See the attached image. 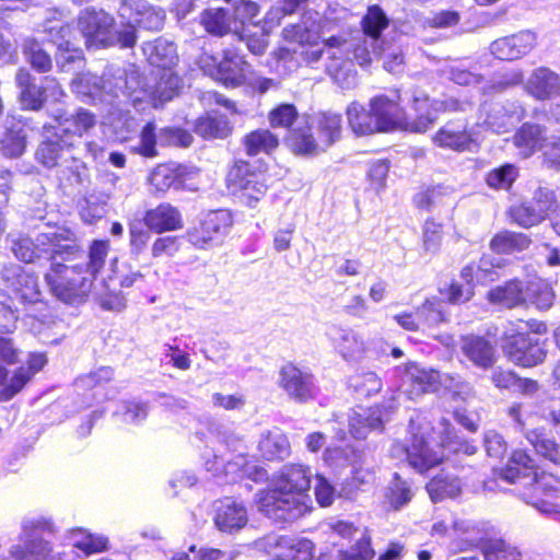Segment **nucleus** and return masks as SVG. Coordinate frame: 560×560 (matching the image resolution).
<instances>
[{"mask_svg": "<svg viewBox=\"0 0 560 560\" xmlns=\"http://www.w3.org/2000/svg\"><path fill=\"white\" fill-rule=\"evenodd\" d=\"M535 477L532 486V504L544 513L555 512V504L547 499L552 498L560 490V482L551 475H541L537 478L533 459L523 451H515L506 468L503 470V478L510 482L523 477Z\"/></svg>", "mask_w": 560, "mask_h": 560, "instance_id": "nucleus-8", "label": "nucleus"}, {"mask_svg": "<svg viewBox=\"0 0 560 560\" xmlns=\"http://www.w3.org/2000/svg\"><path fill=\"white\" fill-rule=\"evenodd\" d=\"M348 122L354 133L359 136L381 131L371 110H366L360 103L352 102L347 108Z\"/></svg>", "mask_w": 560, "mask_h": 560, "instance_id": "nucleus-44", "label": "nucleus"}, {"mask_svg": "<svg viewBox=\"0 0 560 560\" xmlns=\"http://www.w3.org/2000/svg\"><path fill=\"white\" fill-rule=\"evenodd\" d=\"M156 77L159 80L151 92L154 107L173 100L180 89V78L172 70H159Z\"/></svg>", "mask_w": 560, "mask_h": 560, "instance_id": "nucleus-45", "label": "nucleus"}, {"mask_svg": "<svg viewBox=\"0 0 560 560\" xmlns=\"http://www.w3.org/2000/svg\"><path fill=\"white\" fill-rule=\"evenodd\" d=\"M266 551L275 560H313L314 544L294 536H268L264 540Z\"/></svg>", "mask_w": 560, "mask_h": 560, "instance_id": "nucleus-19", "label": "nucleus"}, {"mask_svg": "<svg viewBox=\"0 0 560 560\" xmlns=\"http://www.w3.org/2000/svg\"><path fill=\"white\" fill-rule=\"evenodd\" d=\"M259 452L266 459H283L290 455L291 446L287 435L279 429L267 431L262 434Z\"/></svg>", "mask_w": 560, "mask_h": 560, "instance_id": "nucleus-42", "label": "nucleus"}, {"mask_svg": "<svg viewBox=\"0 0 560 560\" xmlns=\"http://www.w3.org/2000/svg\"><path fill=\"white\" fill-rule=\"evenodd\" d=\"M1 279L22 303L40 301L37 278L18 264L5 265L1 270Z\"/></svg>", "mask_w": 560, "mask_h": 560, "instance_id": "nucleus-18", "label": "nucleus"}, {"mask_svg": "<svg viewBox=\"0 0 560 560\" xmlns=\"http://www.w3.org/2000/svg\"><path fill=\"white\" fill-rule=\"evenodd\" d=\"M498 265L489 256H482L478 262H470L460 271L462 279L466 284H486L499 278Z\"/></svg>", "mask_w": 560, "mask_h": 560, "instance_id": "nucleus-41", "label": "nucleus"}, {"mask_svg": "<svg viewBox=\"0 0 560 560\" xmlns=\"http://www.w3.org/2000/svg\"><path fill=\"white\" fill-rule=\"evenodd\" d=\"M298 115L293 104H280L269 113V122L272 128H289L296 120Z\"/></svg>", "mask_w": 560, "mask_h": 560, "instance_id": "nucleus-64", "label": "nucleus"}, {"mask_svg": "<svg viewBox=\"0 0 560 560\" xmlns=\"http://www.w3.org/2000/svg\"><path fill=\"white\" fill-rule=\"evenodd\" d=\"M45 260L50 264L44 279L51 293L68 304L81 303L90 292L89 279L83 277L82 265L68 266L58 261Z\"/></svg>", "mask_w": 560, "mask_h": 560, "instance_id": "nucleus-10", "label": "nucleus"}, {"mask_svg": "<svg viewBox=\"0 0 560 560\" xmlns=\"http://www.w3.org/2000/svg\"><path fill=\"white\" fill-rule=\"evenodd\" d=\"M115 19L104 10L89 7L78 18V27L86 42L96 47L113 46Z\"/></svg>", "mask_w": 560, "mask_h": 560, "instance_id": "nucleus-16", "label": "nucleus"}, {"mask_svg": "<svg viewBox=\"0 0 560 560\" xmlns=\"http://www.w3.org/2000/svg\"><path fill=\"white\" fill-rule=\"evenodd\" d=\"M488 300L506 308H513L526 303V283L520 280H511L503 285H498L488 292Z\"/></svg>", "mask_w": 560, "mask_h": 560, "instance_id": "nucleus-35", "label": "nucleus"}, {"mask_svg": "<svg viewBox=\"0 0 560 560\" xmlns=\"http://www.w3.org/2000/svg\"><path fill=\"white\" fill-rule=\"evenodd\" d=\"M232 22V13L225 8H208L199 14V24L208 34L217 37L229 34Z\"/></svg>", "mask_w": 560, "mask_h": 560, "instance_id": "nucleus-38", "label": "nucleus"}, {"mask_svg": "<svg viewBox=\"0 0 560 560\" xmlns=\"http://www.w3.org/2000/svg\"><path fill=\"white\" fill-rule=\"evenodd\" d=\"M232 224L233 218L229 210H212L203 215L198 225L187 232V237L196 248L207 249L221 244Z\"/></svg>", "mask_w": 560, "mask_h": 560, "instance_id": "nucleus-14", "label": "nucleus"}, {"mask_svg": "<svg viewBox=\"0 0 560 560\" xmlns=\"http://www.w3.org/2000/svg\"><path fill=\"white\" fill-rule=\"evenodd\" d=\"M529 244V240L524 234L503 231L498 233L490 243L491 249L499 254H509L514 250H522Z\"/></svg>", "mask_w": 560, "mask_h": 560, "instance_id": "nucleus-52", "label": "nucleus"}, {"mask_svg": "<svg viewBox=\"0 0 560 560\" xmlns=\"http://www.w3.org/2000/svg\"><path fill=\"white\" fill-rule=\"evenodd\" d=\"M432 501H441L446 498H455L462 492V485L457 478L435 477L427 486Z\"/></svg>", "mask_w": 560, "mask_h": 560, "instance_id": "nucleus-51", "label": "nucleus"}, {"mask_svg": "<svg viewBox=\"0 0 560 560\" xmlns=\"http://www.w3.org/2000/svg\"><path fill=\"white\" fill-rule=\"evenodd\" d=\"M107 272L106 277H102V284L113 292L116 290V284L119 288H130L143 278L140 270L133 269L127 262H119L117 258L110 260Z\"/></svg>", "mask_w": 560, "mask_h": 560, "instance_id": "nucleus-37", "label": "nucleus"}, {"mask_svg": "<svg viewBox=\"0 0 560 560\" xmlns=\"http://www.w3.org/2000/svg\"><path fill=\"white\" fill-rule=\"evenodd\" d=\"M10 243L14 256L27 264L36 260H52L56 257L68 261L81 252L75 233L65 226L39 232L35 238L22 235L11 237Z\"/></svg>", "mask_w": 560, "mask_h": 560, "instance_id": "nucleus-4", "label": "nucleus"}, {"mask_svg": "<svg viewBox=\"0 0 560 560\" xmlns=\"http://www.w3.org/2000/svg\"><path fill=\"white\" fill-rule=\"evenodd\" d=\"M445 307V303L436 298L425 300V302L417 308L422 328H431L446 322Z\"/></svg>", "mask_w": 560, "mask_h": 560, "instance_id": "nucleus-50", "label": "nucleus"}, {"mask_svg": "<svg viewBox=\"0 0 560 560\" xmlns=\"http://www.w3.org/2000/svg\"><path fill=\"white\" fill-rule=\"evenodd\" d=\"M518 177V168L511 163L503 164L491 170L486 177L489 187L493 189L509 190Z\"/></svg>", "mask_w": 560, "mask_h": 560, "instance_id": "nucleus-57", "label": "nucleus"}, {"mask_svg": "<svg viewBox=\"0 0 560 560\" xmlns=\"http://www.w3.org/2000/svg\"><path fill=\"white\" fill-rule=\"evenodd\" d=\"M50 115L56 121V126H45L44 128L46 131H49L51 128L63 138L69 136L82 137L96 124L95 116L84 108H80L75 114H68L65 108L57 107Z\"/></svg>", "mask_w": 560, "mask_h": 560, "instance_id": "nucleus-22", "label": "nucleus"}, {"mask_svg": "<svg viewBox=\"0 0 560 560\" xmlns=\"http://www.w3.org/2000/svg\"><path fill=\"white\" fill-rule=\"evenodd\" d=\"M523 109L517 102H483L480 105L478 125L493 133L509 132L522 118Z\"/></svg>", "mask_w": 560, "mask_h": 560, "instance_id": "nucleus-15", "label": "nucleus"}, {"mask_svg": "<svg viewBox=\"0 0 560 560\" xmlns=\"http://www.w3.org/2000/svg\"><path fill=\"white\" fill-rule=\"evenodd\" d=\"M526 438L533 444L537 453L555 464L560 465V448L553 441L545 439L542 434L536 430L527 432Z\"/></svg>", "mask_w": 560, "mask_h": 560, "instance_id": "nucleus-63", "label": "nucleus"}, {"mask_svg": "<svg viewBox=\"0 0 560 560\" xmlns=\"http://www.w3.org/2000/svg\"><path fill=\"white\" fill-rule=\"evenodd\" d=\"M72 546L82 550L86 556L102 552L107 549V538L103 536H93L83 529H73L70 533Z\"/></svg>", "mask_w": 560, "mask_h": 560, "instance_id": "nucleus-55", "label": "nucleus"}, {"mask_svg": "<svg viewBox=\"0 0 560 560\" xmlns=\"http://www.w3.org/2000/svg\"><path fill=\"white\" fill-rule=\"evenodd\" d=\"M11 302L12 298L0 290V350H18L11 338L18 320Z\"/></svg>", "mask_w": 560, "mask_h": 560, "instance_id": "nucleus-40", "label": "nucleus"}, {"mask_svg": "<svg viewBox=\"0 0 560 560\" xmlns=\"http://www.w3.org/2000/svg\"><path fill=\"white\" fill-rule=\"evenodd\" d=\"M385 497L387 503L393 509L398 510L411 500L412 491L408 481L402 480L398 474H395Z\"/></svg>", "mask_w": 560, "mask_h": 560, "instance_id": "nucleus-58", "label": "nucleus"}, {"mask_svg": "<svg viewBox=\"0 0 560 560\" xmlns=\"http://www.w3.org/2000/svg\"><path fill=\"white\" fill-rule=\"evenodd\" d=\"M109 247L110 244L107 240H94L89 246L88 261L82 266V273L84 278L89 279L90 289L94 281L98 279L102 281V277H104Z\"/></svg>", "mask_w": 560, "mask_h": 560, "instance_id": "nucleus-34", "label": "nucleus"}, {"mask_svg": "<svg viewBox=\"0 0 560 560\" xmlns=\"http://www.w3.org/2000/svg\"><path fill=\"white\" fill-rule=\"evenodd\" d=\"M226 180L229 189L233 194H238L248 207H255L267 191L266 175L255 171L248 162L243 160L235 161Z\"/></svg>", "mask_w": 560, "mask_h": 560, "instance_id": "nucleus-13", "label": "nucleus"}, {"mask_svg": "<svg viewBox=\"0 0 560 560\" xmlns=\"http://www.w3.org/2000/svg\"><path fill=\"white\" fill-rule=\"evenodd\" d=\"M279 384L290 398L305 402L315 395L311 374L292 364H285L280 371Z\"/></svg>", "mask_w": 560, "mask_h": 560, "instance_id": "nucleus-23", "label": "nucleus"}, {"mask_svg": "<svg viewBox=\"0 0 560 560\" xmlns=\"http://www.w3.org/2000/svg\"><path fill=\"white\" fill-rule=\"evenodd\" d=\"M547 334V325L533 323L527 327L508 323L501 328L489 329L485 336L466 335L462 337L460 350H542Z\"/></svg>", "mask_w": 560, "mask_h": 560, "instance_id": "nucleus-5", "label": "nucleus"}, {"mask_svg": "<svg viewBox=\"0 0 560 560\" xmlns=\"http://www.w3.org/2000/svg\"><path fill=\"white\" fill-rule=\"evenodd\" d=\"M118 14L149 31H160L165 21V11L147 0H121Z\"/></svg>", "mask_w": 560, "mask_h": 560, "instance_id": "nucleus-20", "label": "nucleus"}, {"mask_svg": "<svg viewBox=\"0 0 560 560\" xmlns=\"http://www.w3.org/2000/svg\"><path fill=\"white\" fill-rule=\"evenodd\" d=\"M546 129L539 125L525 122L513 136V143L522 158L532 156L537 150H545L549 140Z\"/></svg>", "mask_w": 560, "mask_h": 560, "instance_id": "nucleus-31", "label": "nucleus"}, {"mask_svg": "<svg viewBox=\"0 0 560 560\" xmlns=\"http://www.w3.org/2000/svg\"><path fill=\"white\" fill-rule=\"evenodd\" d=\"M313 474L301 464L284 465L271 479L270 487L257 493L262 513L279 521L296 520L312 509L310 495Z\"/></svg>", "mask_w": 560, "mask_h": 560, "instance_id": "nucleus-3", "label": "nucleus"}, {"mask_svg": "<svg viewBox=\"0 0 560 560\" xmlns=\"http://www.w3.org/2000/svg\"><path fill=\"white\" fill-rule=\"evenodd\" d=\"M432 141L439 148L464 152L470 149L472 138L468 131L467 121L457 119L443 125L435 132Z\"/></svg>", "mask_w": 560, "mask_h": 560, "instance_id": "nucleus-24", "label": "nucleus"}, {"mask_svg": "<svg viewBox=\"0 0 560 560\" xmlns=\"http://www.w3.org/2000/svg\"><path fill=\"white\" fill-rule=\"evenodd\" d=\"M247 523V512L241 504L226 501L218 509L215 525L220 530L240 529Z\"/></svg>", "mask_w": 560, "mask_h": 560, "instance_id": "nucleus-43", "label": "nucleus"}, {"mask_svg": "<svg viewBox=\"0 0 560 560\" xmlns=\"http://www.w3.org/2000/svg\"><path fill=\"white\" fill-rule=\"evenodd\" d=\"M307 1L308 0H283L281 7L271 8L267 12L262 30H271L276 26H279L281 24V20L285 15H291L299 11Z\"/></svg>", "mask_w": 560, "mask_h": 560, "instance_id": "nucleus-60", "label": "nucleus"}, {"mask_svg": "<svg viewBox=\"0 0 560 560\" xmlns=\"http://www.w3.org/2000/svg\"><path fill=\"white\" fill-rule=\"evenodd\" d=\"M388 23L389 20L384 10L373 4L368 8L362 19L363 35L361 37L346 39L332 35L325 42L326 72L342 90H350L357 85L354 61L361 67H368L374 57L378 58L374 54V47L381 50V45L384 44L381 35Z\"/></svg>", "mask_w": 560, "mask_h": 560, "instance_id": "nucleus-1", "label": "nucleus"}, {"mask_svg": "<svg viewBox=\"0 0 560 560\" xmlns=\"http://www.w3.org/2000/svg\"><path fill=\"white\" fill-rule=\"evenodd\" d=\"M65 18L62 10L56 8L48 9L42 25L43 39L52 43L57 48H61L66 43H69L68 37L70 36L71 27Z\"/></svg>", "mask_w": 560, "mask_h": 560, "instance_id": "nucleus-33", "label": "nucleus"}, {"mask_svg": "<svg viewBox=\"0 0 560 560\" xmlns=\"http://www.w3.org/2000/svg\"><path fill=\"white\" fill-rule=\"evenodd\" d=\"M536 44V33L526 30L494 40L490 49L500 60H516L529 54Z\"/></svg>", "mask_w": 560, "mask_h": 560, "instance_id": "nucleus-21", "label": "nucleus"}, {"mask_svg": "<svg viewBox=\"0 0 560 560\" xmlns=\"http://www.w3.org/2000/svg\"><path fill=\"white\" fill-rule=\"evenodd\" d=\"M509 214L513 223L524 229L538 225L546 220L528 200L511 206Z\"/></svg>", "mask_w": 560, "mask_h": 560, "instance_id": "nucleus-49", "label": "nucleus"}, {"mask_svg": "<svg viewBox=\"0 0 560 560\" xmlns=\"http://www.w3.org/2000/svg\"><path fill=\"white\" fill-rule=\"evenodd\" d=\"M42 526L39 521L25 520L23 523L24 545H14L10 553L16 560H43L49 552L50 546L47 541L33 536L28 532Z\"/></svg>", "mask_w": 560, "mask_h": 560, "instance_id": "nucleus-27", "label": "nucleus"}, {"mask_svg": "<svg viewBox=\"0 0 560 560\" xmlns=\"http://www.w3.org/2000/svg\"><path fill=\"white\" fill-rule=\"evenodd\" d=\"M142 51L149 63L161 70H171L178 58L175 44L163 37L144 43Z\"/></svg>", "mask_w": 560, "mask_h": 560, "instance_id": "nucleus-32", "label": "nucleus"}, {"mask_svg": "<svg viewBox=\"0 0 560 560\" xmlns=\"http://www.w3.org/2000/svg\"><path fill=\"white\" fill-rule=\"evenodd\" d=\"M26 148V135L22 128L9 129L1 139V151L8 158H19Z\"/></svg>", "mask_w": 560, "mask_h": 560, "instance_id": "nucleus-61", "label": "nucleus"}, {"mask_svg": "<svg viewBox=\"0 0 560 560\" xmlns=\"http://www.w3.org/2000/svg\"><path fill=\"white\" fill-rule=\"evenodd\" d=\"M407 375L417 386L416 390L410 393L416 396L422 393L440 392L441 389L451 393L454 400L459 398L465 401L472 396V389L468 384L455 380L448 374H441L435 370H421L411 364L407 368Z\"/></svg>", "mask_w": 560, "mask_h": 560, "instance_id": "nucleus-12", "label": "nucleus"}, {"mask_svg": "<svg viewBox=\"0 0 560 560\" xmlns=\"http://www.w3.org/2000/svg\"><path fill=\"white\" fill-rule=\"evenodd\" d=\"M395 409L396 405L390 404L386 408L374 407L362 413L354 412L349 419L351 434L355 439H365L371 431L382 430Z\"/></svg>", "mask_w": 560, "mask_h": 560, "instance_id": "nucleus-25", "label": "nucleus"}, {"mask_svg": "<svg viewBox=\"0 0 560 560\" xmlns=\"http://www.w3.org/2000/svg\"><path fill=\"white\" fill-rule=\"evenodd\" d=\"M185 167L174 164H161L150 175V184L156 191H166L170 188L176 190L184 187Z\"/></svg>", "mask_w": 560, "mask_h": 560, "instance_id": "nucleus-39", "label": "nucleus"}, {"mask_svg": "<svg viewBox=\"0 0 560 560\" xmlns=\"http://www.w3.org/2000/svg\"><path fill=\"white\" fill-rule=\"evenodd\" d=\"M313 125L318 131L319 142L324 147L331 145L340 137L341 116L339 114L330 112L319 113L314 117Z\"/></svg>", "mask_w": 560, "mask_h": 560, "instance_id": "nucleus-47", "label": "nucleus"}, {"mask_svg": "<svg viewBox=\"0 0 560 560\" xmlns=\"http://www.w3.org/2000/svg\"><path fill=\"white\" fill-rule=\"evenodd\" d=\"M243 144L246 153L254 156L260 153L269 154L279 145V140L270 130L257 129L244 137Z\"/></svg>", "mask_w": 560, "mask_h": 560, "instance_id": "nucleus-48", "label": "nucleus"}, {"mask_svg": "<svg viewBox=\"0 0 560 560\" xmlns=\"http://www.w3.org/2000/svg\"><path fill=\"white\" fill-rule=\"evenodd\" d=\"M525 86L527 93L538 101L555 100L560 96V77L546 67L533 70Z\"/></svg>", "mask_w": 560, "mask_h": 560, "instance_id": "nucleus-26", "label": "nucleus"}, {"mask_svg": "<svg viewBox=\"0 0 560 560\" xmlns=\"http://www.w3.org/2000/svg\"><path fill=\"white\" fill-rule=\"evenodd\" d=\"M472 105L474 102L467 97L462 100L448 96L442 100H430L427 95L415 96L413 107L418 116L409 121L400 106V94L397 90L376 95L369 103L381 132L395 129L425 132L436 120L438 113L467 112Z\"/></svg>", "mask_w": 560, "mask_h": 560, "instance_id": "nucleus-2", "label": "nucleus"}, {"mask_svg": "<svg viewBox=\"0 0 560 560\" xmlns=\"http://www.w3.org/2000/svg\"><path fill=\"white\" fill-rule=\"evenodd\" d=\"M328 20L322 18L317 12H305L302 21L296 24H288L283 28V37L289 42H296L306 46L301 56L303 61L312 66L320 60L324 54L327 55L325 42V30L330 31Z\"/></svg>", "mask_w": 560, "mask_h": 560, "instance_id": "nucleus-9", "label": "nucleus"}, {"mask_svg": "<svg viewBox=\"0 0 560 560\" xmlns=\"http://www.w3.org/2000/svg\"><path fill=\"white\" fill-rule=\"evenodd\" d=\"M59 186L65 189L81 191L91 183L88 164L78 158L66 159L57 171Z\"/></svg>", "mask_w": 560, "mask_h": 560, "instance_id": "nucleus-28", "label": "nucleus"}, {"mask_svg": "<svg viewBox=\"0 0 560 560\" xmlns=\"http://www.w3.org/2000/svg\"><path fill=\"white\" fill-rule=\"evenodd\" d=\"M194 130L202 138H225L231 133V126L226 116L221 114H207L199 117Z\"/></svg>", "mask_w": 560, "mask_h": 560, "instance_id": "nucleus-46", "label": "nucleus"}, {"mask_svg": "<svg viewBox=\"0 0 560 560\" xmlns=\"http://www.w3.org/2000/svg\"><path fill=\"white\" fill-rule=\"evenodd\" d=\"M56 62L60 71L74 72L84 65L83 52L80 49L70 47V42L58 48Z\"/></svg>", "mask_w": 560, "mask_h": 560, "instance_id": "nucleus-59", "label": "nucleus"}, {"mask_svg": "<svg viewBox=\"0 0 560 560\" xmlns=\"http://www.w3.org/2000/svg\"><path fill=\"white\" fill-rule=\"evenodd\" d=\"M143 222L150 231L158 234L183 228L180 212L170 203H161L145 211Z\"/></svg>", "mask_w": 560, "mask_h": 560, "instance_id": "nucleus-30", "label": "nucleus"}, {"mask_svg": "<svg viewBox=\"0 0 560 560\" xmlns=\"http://www.w3.org/2000/svg\"><path fill=\"white\" fill-rule=\"evenodd\" d=\"M250 65L237 48L228 47L222 51V58L214 66L211 75L225 88H240L247 82Z\"/></svg>", "mask_w": 560, "mask_h": 560, "instance_id": "nucleus-17", "label": "nucleus"}, {"mask_svg": "<svg viewBox=\"0 0 560 560\" xmlns=\"http://www.w3.org/2000/svg\"><path fill=\"white\" fill-rule=\"evenodd\" d=\"M374 54L383 60L384 69L390 73L398 74L405 69V58L399 46L388 44L384 40L381 50L374 47Z\"/></svg>", "mask_w": 560, "mask_h": 560, "instance_id": "nucleus-56", "label": "nucleus"}, {"mask_svg": "<svg viewBox=\"0 0 560 560\" xmlns=\"http://www.w3.org/2000/svg\"><path fill=\"white\" fill-rule=\"evenodd\" d=\"M138 86L135 72L110 65L102 77L90 72L78 74L71 82V91L83 103L109 102L119 95L131 96Z\"/></svg>", "mask_w": 560, "mask_h": 560, "instance_id": "nucleus-6", "label": "nucleus"}, {"mask_svg": "<svg viewBox=\"0 0 560 560\" xmlns=\"http://www.w3.org/2000/svg\"><path fill=\"white\" fill-rule=\"evenodd\" d=\"M158 142L159 133L156 135V126L153 121H149L140 132L139 144L132 150L144 158H155L158 155Z\"/></svg>", "mask_w": 560, "mask_h": 560, "instance_id": "nucleus-62", "label": "nucleus"}, {"mask_svg": "<svg viewBox=\"0 0 560 560\" xmlns=\"http://www.w3.org/2000/svg\"><path fill=\"white\" fill-rule=\"evenodd\" d=\"M4 360L20 366L8 378L7 369L0 365V401L12 399L47 363L43 352H7Z\"/></svg>", "mask_w": 560, "mask_h": 560, "instance_id": "nucleus-11", "label": "nucleus"}, {"mask_svg": "<svg viewBox=\"0 0 560 560\" xmlns=\"http://www.w3.org/2000/svg\"><path fill=\"white\" fill-rule=\"evenodd\" d=\"M20 89V102L23 108L38 110L45 103L43 85H37L26 69H19L15 75Z\"/></svg>", "mask_w": 560, "mask_h": 560, "instance_id": "nucleus-36", "label": "nucleus"}, {"mask_svg": "<svg viewBox=\"0 0 560 560\" xmlns=\"http://www.w3.org/2000/svg\"><path fill=\"white\" fill-rule=\"evenodd\" d=\"M24 54L32 68L37 72H48L52 68L50 55L45 51L36 39L28 38L23 45Z\"/></svg>", "mask_w": 560, "mask_h": 560, "instance_id": "nucleus-54", "label": "nucleus"}, {"mask_svg": "<svg viewBox=\"0 0 560 560\" xmlns=\"http://www.w3.org/2000/svg\"><path fill=\"white\" fill-rule=\"evenodd\" d=\"M553 298L551 288L541 280L526 282V303L534 304L539 310H548L553 303Z\"/></svg>", "mask_w": 560, "mask_h": 560, "instance_id": "nucleus-53", "label": "nucleus"}, {"mask_svg": "<svg viewBox=\"0 0 560 560\" xmlns=\"http://www.w3.org/2000/svg\"><path fill=\"white\" fill-rule=\"evenodd\" d=\"M429 429V423L421 420H411L410 430L412 436L410 444L404 446L399 442L394 443L390 448L392 456L395 458L406 457L409 465L420 472L440 464L443 454L436 447L440 448L441 445L445 444L448 436L442 438L440 444L433 445V440L425 438Z\"/></svg>", "mask_w": 560, "mask_h": 560, "instance_id": "nucleus-7", "label": "nucleus"}, {"mask_svg": "<svg viewBox=\"0 0 560 560\" xmlns=\"http://www.w3.org/2000/svg\"><path fill=\"white\" fill-rule=\"evenodd\" d=\"M70 147L71 143L58 131L54 130L52 137L46 136L38 144L35 152V160L46 168H59L65 162V154Z\"/></svg>", "mask_w": 560, "mask_h": 560, "instance_id": "nucleus-29", "label": "nucleus"}]
</instances>
